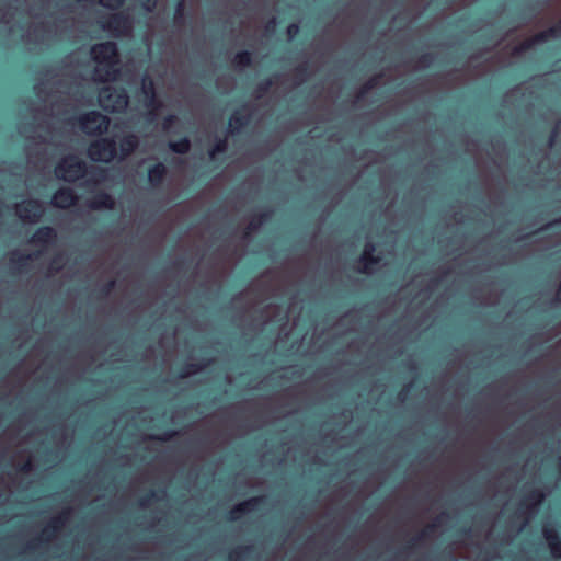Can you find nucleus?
Returning <instances> with one entry per match:
<instances>
[{
	"label": "nucleus",
	"mask_w": 561,
	"mask_h": 561,
	"mask_svg": "<svg viewBox=\"0 0 561 561\" xmlns=\"http://www.w3.org/2000/svg\"><path fill=\"white\" fill-rule=\"evenodd\" d=\"M5 13L0 9V22H4L8 25V32L11 41H15L20 37L25 47L31 51L42 50L45 46L49 45L53 41L58 38V35L62 34V30L59 26L53 30L50 20L45 21H33L30 27L25 31L23 25L11 24L9 20L4 21Z\"/></svg>",
	"instance_id": "f257e3e1"
},
{
	"label": "nucleus",
	"mask_w": 561,
	"mask_h": 561,
	"mask_svg": "<svg viewBox=\"0 0 561 561\" xmlns=\"http://www.w3.org/2000/svg\"><path fill=\"white\" fill-rule=\"evenodd\" d=\"M91 58L95 67L93 79L101 82L112 81L118 73V53L117 46L113 42L100 43L92 46Z\"/></svg>",
	"instance_id": "f03ea898"
},
{
	"label": "nucleus",
	"mask_w": 561,
	"mask_h": 561,
	"mask_svg": "<svg viewBox=\"0 0 561 561\" xmlns=\"http://www.w3.org/2000/svg\"><path fill=\"white\" fill-rule=\"evenodd\" d=\"M80 84H75L68 87L67 91L64 90V84L59 82L58 88L51 92L47 93V84L45 82H41L35 87L37 96L44 102V107L46 111H49L51 116L60 115L67 113L64 107L72 106L79 103L77 99V93L80 89Z\"/></svg>",
	"instance_id": "7ed1b4c3"
},
{
	"label": "nucleus",
	"mask_w": 561,
	"mask_h": 561,
	"mask_svg": "<svg viewBox=\"0 0 561 561\" xmlns=\"http://www.w3.org/2000/svg\"><path fill=\"white\" fill-rule=\"evenodd\" d=\"M100 106L108 112H122L128 105V95L125 90L106 85L99 92Z\"/></svg>",
	"instance_id": "20e7f679"
},
{
	"label": "nucleus",
	"mask_w": 561,
	"mask_h": 561,
	"mask_svg": "<svg viewBox=\"0 0 561 561\" xmlns=\"http://www.w3.org/2000/svg\"><path fill=\"white\" fill-rule=\"evenodd\" d=\"M55 174L60 180L72 182L87 174V164L76 156H68L56 167Z\"/></svg>",
	"instance_id": "39448f33"
},
{
	"label": "nucleus",
	"mask_w": 561,
	"mask_h": 561,
	"mask_svg": "<svg viewBox=\"0 0 561 561\" xmlns=\"http://www.w3.org/2000/svg\"><path fill=\"white\" fill-rule=\"evenodd\" d=\"M88 153L93 161L110 162L116 156V141L108 138L98 139L90 145Z\"/></svg>",
	"instance_id": "423d86ee"
},
{
	"label": "nucleus",
	"mask_w": 561,
	"mask_h": 561,
	"mask_svg": "<svg viewBox=\"0 0 561 561\" xmlns=\"http://www.w3.org/2000/svg\"><path fill=\"white\" fill-rule=\"evenodd\" d=\"M80 127L88 135H101L108 129L110 119L100 112L92 111L80 117Z\"/></svg>",
	"instance_id": "0eeeda50"
},
{
	"label": "nucleus",
	"mask_w": 561,
	"mask_h": 561,
	"mask_svg": "<svg viewBox=\"0 0 561 561\" xmlns=\"http://www.w3.org/2000/svg\"><path fill=\"white\" fill-rule=\"evenodd\" d=\"M45 210L44 204L36 199L23 201L15 206V214L24 222L34 224L39 220Z\"/></svg>",
	"instance_id": "6e6552de"
},
{
	"label": "nucleus",
	"mask_w": 561,
	"mask_h": 561,
	"mask_svg": "<svg viewBox=\"0 0 561 561\" xmlns=\"http://www.w3.org/2000/svg\"><path fill=\"white\" fill-rule=\"evenodd\" d=\"M141 91L145 96V106L148 110L147 121L149 123H153L158 117V111L161 106V103L156 99L154 85L149 77L142 78Z\"/></svg>",
	"instance_id": "1a4fd4ad"
},
{
	"label": "nucleus",
	"mask_w": 561,
	"mask_h": 561,
	"mask_svg": "<svg viewBox=\"0 0 561 561\" xmlns=\"http://www.w3.org/2000/svg\"><path fill=\"white\" fill-rule=\"evenodd\" d=\"M560 35H561V21L557 25H554V26L539 33L538 35L534 36L533 38H529V39L523 42L522 44L515 46L513 49V54H514V56H518L522 53H524L525 50H527L528 48H530L531 46L536 45L537 43H543L550 38H557Z\"/></svg>",
	"instance_id": "9d476101"
},
{
	"label": "nucleus",
	"mask_w": 561,
	"mask_h": 561,
	"mask_svg": "<svg viewBox=\"0 0 561 561\" xmlns=\"http://www.w3.org/2000/svg\"><path fill=\"white\" fill-rule=\"evenodd\" d=\"M375 247L371 243H367L365 245L364 252L360 256L359 271L363 273L371 274L378 271V268L382 264H387L383 262L382 257L379 255L375 256Z\"/></svg>",
	"instance_id": "9b49d317"
},
{
	"label": "nucleus",
	"mask_w": 561,
	"mask_h": 561,
	"mask_svg": "<svg viewBox=\"0 0 561 561\" xmlns=\"http://www.w3.org/2000/svg\"><path fill=\"white\" fill-rule=\"evenodd\" d=\"M70 13H73V10H70ZM50 24L53 25V30L59 26V30H62V34L58 35L59 37H65L68 34V31L75 26V18L69 16V12H64L61 16H49Z\"/></svg>",
	"instance_id": "f8f14e48"
},
{
	"label": "nucleus",
	"mask_w": 561,
	"mask_h": 561,
	"mask_svg": "<svg viewBox=\"0 0 561 561\" xmlns=\"http://www.w3.org/2000/svg\"><path fill=\"white\" fill-rule=\"evenodd\" d=\"M77 197L70 188H60L55 193L51 204L58 208H68L75 204Z\"/></svg>",
	"instance_id": "ddd939ff"
},
{
	"label": "nucleus",
	"mask_w": 561,
	"mask_h": 561,
	"mask_svg": "<svg viewBox=\"0 0 561 561\" xmlns=\"http://www.w3.org/2000/svg\"><path fill=\"white\" fill-rule=\"evenodd\" d=\"M56 238V231L50 227L39 228L32 237L31 242L46 248Z\"/></svg>",
	"instance_id": "4468645a"
},
{
	"label": "nucleus",
	"mask_w": 561,
	"mask_h": 561,
	"mask_svg": "<svg viewBox=\"0 0 561 561\" xmlns=\"http://www.w3.org/2000/svg\"><path fill=\"white\" fill-rule=\"evenodd\" d=\"M68 519V513H62L54 517L43 531V537L49 540L51 537H57L58 531L65 526Z\"/></svg>",
	"instance_id": "2eb2a0df"
},
{
	"label": "nucleus",
	"mask_w": 561,
	"mask_h": 561,
	"mask_svg": "<svg viewBox=\"0 0 561 561\" xmlns=\"http://www.w3.org/2000/svg\"><path fill=\"white\" fill-rule=\"evenodd\" d=\"M110 27L114 28L119 35H127L131 32L133 23L129 18L114 14L111 19Z\"/></svg>",
	"instance_id": "dca6fc26"
},
{
	"label": "nucleus",
	"mask_w": 561,
	"mask_h": 561,
	"mask_svg": "<svg viewBox=\"0 0 561 561\" xmlns=\"http://www.w3.org/2000/svg\"><path fill=\"white\" fill-rule=\"evenodd\" d=\"M543 537L548 542L551 554L554 558H561V541L557 535V531L552 528H543Z\"/></svg>",
	"instance_id": "f3484780"
},
{
	"label": "nucleus",
	"mask_w": 561,
	"mask_h": 561,
	"mask_svg": "<svg viewBox=\"0 0 561 561\" xmlns=\"http://www.w3.org/2000/svg\"><path fill=\"white\" fill-rule=\"evenodd\" d=\"M259 501V497H253L242 503H239L238 505L234 506V508L230 511V519H239L242 513L251 512L257 505Z\"/></svg>",
	"instance_id": "a211bd4d"
},
{
	"label": "nucleus",
	"mask_w": 561,
	"mask_h": 561,
	"mask_svg": "<svg viewBox=\"0 0 561 561\" xmlns=\"http://www.w3.org/2000/svg\"><path fill=\"white\" fill-rule=\"evenodd\" d=\"M88 206L91 209H111L114 201L108 194H99L89 201Z\"/></svg>",
	"instance_id": "6ab92c4d"
},
{
	"label": "nucleus",
	"mask_w": 561,
	"mask_h": 561,
	"mask_svg": "<svg viewBox=\"0 0 561 561\" xmlns=\"http://www.w3.org/2000/svg\"><path fill=\"white\" fill-rule=\"evenodd\" d=\"M139 140L136 135H128L121 140L122 158L128 157L137 147Z\"/></svg>",
	"instance_id": "aec40b11"
},
{
	"label": "nucleus",
	"mask_w": 561,
	"mask_h": 561,
	"mask_svg": "<svg viewBox=\"0 0 561 561\" xmlns=\"http://www.w3.org/2000/svg\"><path fill=\"white\" fill-rule=\"evenodd\" d=\"M248 122V118L240 112H234L229 121V128L231 133L239 131Z\"/></svg>",
	"instance_id": "412c9836"
},
{
	"label": "nucleus",
	"mask_w": 561,
	"mask_h": 561,
	"mask_svg": "<svg viewBox=\"0 0 561 561\" xmlns=\"http://www.w3.org/2000/svg\"><path fill=\"white\" fill-rule=\"evenodd\" d=\"M165 173V167L162 163H158L149 170V181L152 184L159 183Z\"/></svg>",
	"instance_id": "4be33fe9"
},
{
	"label": "nucleus",
	"mask_w": 561,
	"mask_h": 561,
	"mask_svg": "<svg viewBox=\"0 0 561 561\" xmlns=\"http://www.w3.org/2000/svg\"><path fill=\"white\" fill-rule=\"evenodd\" d=\"M169 146L174 152L186 153L190 150V140L187 138H183L179 141H171Z\"/></svg>",
	"instance_id": "5701e85b"
},
{
	"label": "nucleus",
	"mask_w": 561,
	"mask_h": 561,
	"mask_svg": "<svg viewBox=\"0 0 561 561\" xmlns=\"http://www.w3.org/2000/svg\"><path fill=\"white\" fill-rule=\"evenodd\" d=\"M545 495L540 491H534L530 494V508L529 513L534 514L538 510V506L543 501Z\"/></svg>",
	"instance_id": "b1692460"
},
{
	"label": "nucleus",
	"mask_w": 561,
	"mask_h": 561,
	"mask_svg": "<svg viewBox=\"0 0 561 561\" xmlns=\"http://www.w3.org/2000/svg\"><path fill=\"white\" fill-rule=\"evenodd\" d=\"M250 61L251 56L248 51L238 53L233 59V64L239 68L247 67L250 64Z\"/></svg>",
	"instance_id": "393cba45"
},
{
	"label": "nucleus",
	"mask_w": 561,
	"mask_h": 561,
	"mask_svg": "<svg viewBox=\"0 0 561 561\" xmlns=\"http://www.w3.org/2000/svg\"><path fill=\"white\" fill-rule=\"evenodd\" d=\"M35 468V456L30 453L27 460L20 467L22 472H28Z\"/></svg>",
	"instance_id": "a878e982"
},
{
	"label": "nucleus",
	"mask_w": 561,
	"mask_h": 561,
	"mask_svg": "<svg viewBox=\"0 0 561 561\" xmlns=\"http://www.w3.org/2000/svg\"><path fill=\"white\" fill-rule=\"evenodd\" d=\"M100 4L108 9L119 8L124 0H99Z\"/></svg>",
	"instance_id": "bb28decb"
},
{
	"label": "nucleus",
	"mask_w": 561,
	"mask_h": 561,
	"mask_svg": "<svg viewBox=\"0 0 561 561\" xmlns=\"http://www.w3.org/2000/svg\"><path fill=\"white\" fill-rule=\"evenodd\" d=\"M226 141L221 140L215 145V147L209 152L210 157L214 158L217 153L224 152L226 150Z\"/></svg>",
	"instance_id": "cd10ccee"
},
{
	"label": "nucleus",
	"mask_w": 561,
	"mask_h": 561,
	"mask_svg": "<svg viewBox=\"0 0 561 561\" xmlns=\"http://www.w3.org/2000/svg\"><path fill=\"white\" fill-rule=\"evenodd\" d=\"M175 119H176V117L174 115H169L168 117H165L163 121V124H162L163 130L169 131Z\"/></svg>",
	"instance_id": "c85d7f7f"
},
{
	"label": "nucleus",
	"mask_w": 561,
	"mask_h": 561,
	"mask_svg": "<svg viewBox=\"0 0 561 561\" xmlns=\"http://www.w3.org/2000/svg\"><path fill=\"white\" fill-rule=\"evenodd\" d=\"M298 31H299V26L295 23L288 25L287 27V35H288V39H293L297 34H298Z\"/></svg>",
	"instance_id": "c756f323"
},
{
	"label": "nucleus",
	"mask_w": 561,
	"mask_h": 561,
	"mask_svg": "<svg viewBox=\"0 0 561 561\" xmlns=\"http://www.w3.org/2000/svg\"><path fill=\"white\" fill-rule=\"evenodd\" d=\"M157 5V0H144L142 2V8L148 11V12H151Z\"/></svg>",
	"instance_id": "7c9ffc66"
},
{
	"label": "nucleus",
	"mask_w": 561,
	"mask_h": 561,
	"mask_svg": "<svg viewBox=\"0 0 561 561\" xmlns=\"http://www.w3.org/2000/svg\"><path fill=\"white\" fill-rule=\"evenodd\" d=\"M20 133H21L22 135H24L25 137H27V138L35 137V136H38V137H41V138H42V135H41V133H39L37 129H35V130L33 131V134H28V131L26 130V128H25L24 126H21V127H20Z\"/></svg>",
	"instance_id": "2f4dec72"
},
{
	"label": "nucleus",
	"mask_w": 561,
	"mask_h": 561,
	"mask_svg": "<svg viewBox=\"0 0 561 561\" xmlns=\"http://www.w3.org/2000/svg\"><path fill=\"white\" fill-rule=\"evenodd\" d=\"M559 129H560V125L558 124V125L554 127V129H553V131H552V134H551V136H550V139H549L550 146H552V145H553V142H554V140H556V138L558 137Z\"/></svg>",
	"instance_id": "473e14b6"
},
{
	"label": "nucleus",
	"mask_w": 561,
	"mask_h": 561,
	"mask_svg": "<svg viewBox=\"0 0 561 561\" xmlns=\"http://www.w3.org/2000/svg\"><path fill=\"white\" fill-rule=\"evenodd\" d=\"M41 114L42 113L39 111H36V113L33 115L34 122L36 123L37 127H41Z\"/></svg>",
	"instance_id": "72a5a7b5"
},
{
	"label": "nucleus",
	"mask_w": 561,
	"mask_h": 561,
	"mask_svg": "<svg viewBox=\"0 0 561 561\" xmlns=\"http://www.w3.org/2000/svg\"><path fill=\"white\" fill-rule=\"evenodd\" d=\"M183 9H184V1L182 0V1H180V2L178 3L176 11H175V15H176V16H178V15H180V14L182 13Z\"/></svg>",
	"instance_id": "f704fd0d"
},
{
	"label": "nucleus",
	"mask_w": 561,
	"mask_h": 561,
	"mask_svg": "<svg viewBox=\"0 0 561 561\" xmlns=\"http://www.w3.org/2000/svg\"><path fill=\"white\" fill-rule=\"evenodd\" d=\"M263 221H264V219H260V221H259L257 224H256V222H254V221H251V222L249 224L248 229H249V230L256 229V228H257V227H259Z\"/></svg>",
	"instance_id": "c9c22d12"
},
{
	"label": "nucleus",
	"mask_w": 561,
	"mask_h": 561,
	"mask_svg": "<svg viewBox=\"0 0 561 561\" xmlns=\"http://www.w3.org/2000/svg\"><path fill=\"white\" fill-rule=\"evenodd\" d=\"M561 228V221L549 225L548 230Z\"/></svg>",
	"instance_id": "e433bc0d"
},
{
	"label": "nucleus",
	"mask_w": 561,
	"mask_h": 561,
	"mask_svg": "<svg viewBox=\"0 0 561 561\" xmlns=\"http://www.w3.org/2000/svg\"><path fill=\"white\" fill-rule=\"evenodd\" d=\"M428 289L430 288H426L425 291L424 290L419 291L417 298H420V300H422L426 296Z\"/></svg>",
	"instance_id": "4c0bfd02"
},
{
	"label": "nucleus",
	"mask_w": 561,
	"mask_h": 561,
	"mask_svg": "<svg viewBox=\"0 0 561 561\" xmlns=\"http://www.w3.org/2000/svg\"><path fill=\"white\" fill-rule=\"evenodd\" d=\"M376 81H377V79H373L371 81H369L367 89L373 88L376 84Z\"/></svg>",
	"instance_id": "58836bf2"
},
{
	"label": "nucleus",
	"mask_w": 561,
	"mask_h": 561,
	"mask_svg": "<svg viewBox=\"0 0 561 561\" xmlns=\"http://www.w3.org/2000/svg\"><path fill=\"white\" fill-rule=\"evenodd\" d=\"M199 369H187V371L185 373V375H192V374H195L197 373Z\"/></svg>",
	"instance_id": "ea45409f"
},
{
	"label": "nucleus",
	"mask_w": 561,
	"mask_h": 561,
	"mask_svg": "<svg viewBox=\"0 0 561 561\" xmlns=\"http://www.w3.org/2000/svg\"><path fill=\"white\" fill-rule=\"evenodd\" d=\"M557 298H558L559 300H561V283H560V286H559V288H558V290H557Z\"/></svg>",
	"instance_id": "a19ab883"
},
{
	"label": "nucleus",
	"mask_w": 561,
	"mask_h": 561,
	"mask_svg": "<svg viewBox=\"0 0 561 561\" xmlns=\"http://www.w3.org/2000/svg\"><path fill=\"white\" fill-rule=\"evenodd\" d=\"M275 26V20L273 19L268 25L266 26V28L268 30L270 27H274Z\"/></svg>",
	"instance_id": "79ce46f5"
},
{
	"label": "nucleus",
	"mask_w": 561,
	"mask_h": 561,
	"mask_svg": "<svg viewBox=\"0 0 561 561\" xmlns=\"http://www.w3.org/2000/svg\"><path fill=\"white\" fill-rule=\"evenodd\" d=\"M95 0H77L78 3L80 2H88V3H94Z\"/></svg>",
	"instance_id": "37998d69"
},
{
	"label": "nucleus",
	"mask_w": 561,
	"mask_h": 561,
	"mask_svg": "<svg viewBox=\"0 0 561 561\" xmlns=\"http://www.w3.org/2000/svg\"><path fill=\"white\" fill-rule=\"evenodd\" d=\"M36 256H37V255L28 254V255H27V257H26V260H31V261H32V260H33L34 257H36Z\"/></svg>",
	"instance_id": "c03bdc74"
},
{
	"label": "nucleus",
	"mask_w": 561,
	"mask_h": 561,
	"mask_svg": "<svg viewBox=\"0 0 561 561\" xmlns=\"http://www.w3.org/2000/svg\"><path fill=\"white\" fill-rule=\"evenodd\" d=\"M2 210H3V207H2V205H0V216H2Z\"/></svg>",
	"instance_id": "a18cd8bd"
}]
</instances>
